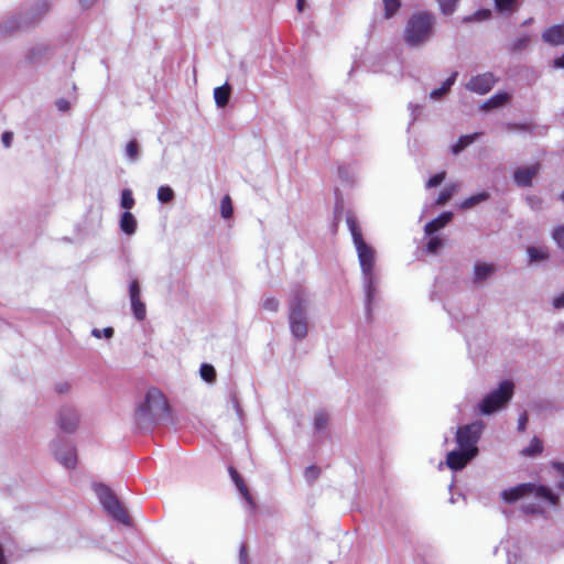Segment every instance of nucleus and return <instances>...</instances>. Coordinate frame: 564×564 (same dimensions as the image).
I'll return each instance as SVG.
<instances>
[{
    "instance_id": "nucleus-27",
    "label": "nucleus",
    "mask_w": 564,
    "mask_h": 564,
    "mask_svg": "<svg viewBox=\"0 0 564 564\" xmlns=\"http://www.w3.org/2000/svg\"><path fill=\"white\" fill-rule=\"evenodd\" d=\"M50 10V2L47 0H39L31 8L29 13H25L29 17L30 23L34 22L37 18L45 14Z\"/></svg>"
},
{
    "instance_id": "nucleus-47",
    "label": "nucleus",
    "mask_w": 564,
    "mask_h": 564,
    "mask_svg": "<svg viewBox=\"0 0 564 564\" xmlns=\"http://www.w3.org/2000/svg\"><path fill=\"white\" fill-rule=\"evenodd\" d=\"M443 247V239L438 236H433L426 245L429 253H436Z\"/></svg>"
},
{
    "instance_id": "nucleus-43",
    "label": "nucleus",
    "mask_w": 564,
    "mask_h": 564,
    "mask_svg": "<svg viewBox=\"0 0 564 564\" xmlns=\"http://www.w3.org/2000/svg\"><path fill=\"white\" fill-rule=\"evenodd\" d=\"M199 373L203 380L206 382H213L216 378V370L214 366L209 364H203L199 369Z\"/></svg>"
},
{
    "instance_id": "nucleus-3",
    "label": "nucleus",
    "mask_w": 564,
    "mask_h": 564,
    "mask_svg": "<svg viewBox=\"0 0 564 564\" xmlns=\"http://www.w3.org/2000/svg\"><path fill=\"white\" fill-rule=\"evenodd\" d=\"M346 224L358 256L361 276L378 273L376 270V250L365 241L361 228L354 214H347Z\"/></svg>"
},
{
    "instance_id": "nucleus-30",
    "label": "nucleus",
    "mask_w": 564,
    "mask_h": 564,
    "mask_svg": "<svg viewBox=\"0 0 564 564\" xmlns=\"http://www.w3.org/2000/svg\"><path fill=\"white\" fill-rule=\"evenodd\" d=\"M495 9L500 14H511L518 9V0H495Z\"/></svg>"
},
{
    "instance_id": "nucleus-16",
    "label": "nucleus",
    "mask_w": 564,
    "mask_h": 564,
    "mask_svg": "<svg viewBox=\"0 0 564 564\" xmlns=\"http://www.w3.org/2000/svg\"><path fill=\"white\" fill-rule=\"evenodd\" d=\"M28 24H30V20L26 14L11 17L0 23V36L10 35Z\"/></svg>"
},
{
    "instance_id": "nucleus-34",
    "label": "nucleus",
    "mask_w": 564,
    "mask_h": 564,
    "mask_svg": "<svg viewBox=\"0 0 564 564\" xmlns=\"http://www.w3.org/2000/svg\"><path fill=\"white\" fill-rule=\"evenodd\" d=\"M491 17V11L489 9H479L475 11L473 14L467 15L463 19L464 23L470 22H481L486 21Z\"/></svg>"
},
{
    "instance_id": "nucleus-25",
    "label": "nucleus",
    "mask_w": 564,
    "mask_h": 564,
    "mask_svg": "<svg viewBox=\"0 0 564 564\" xmlns=\"http://www.w3.org/2000/svg\"><path fill=\"white\" fill-rule=\"evenodd\" d=\"M231 86L228 83L214 89V99L218 108H225L230 99Z\"/></svg>"
},
{
    "instance_id": "nucleus-5",
    "label": "nucleus",
    "mask_w": 564,
    "mask_h": 564,
    "mask_svg": "<svg viewBox=\"0 0 564 564\" xmlns=\"http://www.w3.org/2000/svg\"><path fill=\"white\" fill-rule=\"evenodd\" d=\"M289 326L296 340H302L307 336V299L301 289L295 291L289 303Z\"/></svg>"
},
{
    "instance_id": "nucleus-57",
    "label": "nucleus",
    "mask_w": 564,
    "mask_h": 564,
    "mask_svg": "<svg viewBox=\"0 0 564 564\" xmlns=\"http://www.w3.org/2000/svg\"><path fill=\"white\" fill-rule=\"evenodd\" d=\"M408 108L411 111V116H412L411 122H413L417 118V116L421 111V107L419 105H414V104L410 102Z\"/></svg>"
},
{
    "instance_id": "nucleus-60",
    "label": "nucleus",
    "mask_w": 564,
    "mask_h": 564,
    "mask_svg": "<svg viewBox=\"0 0 564 564\" xmlns=\"http://www.w3.org/2000/svg\"><path fill=\"white\" fill-rule=\"evenodd\" d=\"M239 560H240V564H247V552H246V547L243 545L240 549Z\"/></svg>"
},
{
    "instance_id": "nucleus-8",
    "label": "nucleus",
    "mask_w": 564,
    "mask_h": 564,
    "mask_svg": "<svg viewBox=\"0 0 564 564\" xmlns=\"http://www.w3.org/2000/svg\"><path fill=\"white\" fill-rule=\"evenodd\" d=\"M484 429L485 424L482 421H474L469 424L459 426L455 435L457 447L477 456L479 452L477 444L481 437Z\"/></svg>"
},
{
    "instance_id": "nucleus-46",
    "label": "nucleus",
    "mask_w": 564,
    "mask_h": 564,
    "mask_svg": "<svg viewBox=\"0 0 564 564\" xmlns=\"http://www.w3.org/2000/svg\"><path fill=\"white\" fill-rule=\"evenodd\" d=\"M525 202L533 212L543 209V199L538 195H527Z\"/></svg>"
},
{
    "instance_id": "nucleus-26",
    "label": "nucleus",
    "mask_w": 564,
    "mask_h": 564,
    "mask_svg": "<svg viewBox=\"0 0 564 564\" xmlns=\"http://www.w3.org/2000/svg\"><path fill=\"white\" fill-rule=\"evenodd\" d=\"M481 135V132L460 135L455 144L452 145V152L457 155L463 152L468 145L473 144Z\"/></svg>"
},
{
    "instance_id": "nucleus-29",
    "label": "nucleus",
    "mask_w": 564,
    "mask_h": 564,
    "mask_svg": "<svg viewBox=\"0 0 564 564\" xmlns=\"http://www.w3.org/2000/svg\"><path fill=\"white\" fill-rule=\"evenodd\" d=\"M489 198V194L485 191L480 192V193H477L475 195H471L467 198H465L462 203H460V208L462 209H469L482 202H486L487 199Z\"/></svg>"
},
{
    "instance_id": "nucleus-19",
    "label": "nucleus",
    "mask_w": 564,
    "mask_h": 564,
    "mask_svg": "<svg viewBox=\"0 0 564 564\" xmlns=\"http://www.w3.org/2000/svg\"><path fill=\"white\" fill-rule=\"evenodd\" d=\"M50 52V46L44 43H37L33 46H31L26 54H25V61L29 64H37L43 62Z\"/></svg>"
},
{
    "instance_id": "nucleus-6",
    "label": "nucleus",
    "mask_w": 564,
    "mask_h": 564,
    "mask_svg": "<svg viewBox=\"0 0 564 564\" xmlns=\"http://www.w3.org/2000/svg\"><path fill=\"white\" fill-rule=\"evenodd\" d=\"M514 394V383L502 380L496 389L489 391L477 404L480 415H491L507 408Z\"/></svg>"
},
{
    "instance_id": "nucleus-45",
    "label": "nucleus",
    "mask_w": 564,
    "mask_h": 564,
    "mask_svg": "<svg viewBox=\"0 0 564 564\" xmlns=\"http://www.w3.org/2000/svg\"><path fill=\"white\" fill-rule=\"evenodd\" d=\"M552 238L557 247L564 251V225H558L552 230Z\"/></svg>"
},
{
    "instance_id": "nucleus-56",
    "label": "nucleus",
    "mask_w": 564,
    "mask_h": 564,
    "mask_svg": "<svg viewBox=\"0 0 564 564\" xmlns=\"http://www.w3.org/2000/svg\"><path fill=\"white\" fill-rule=\"evenodd\" d=\"M553 307L556 310L564 308V292L553 299Z\"/></svg>"
},
{
    "instance_id": "nucleus-9",
    "label": "nucleus",
    "mask_w": 564,
    "mask_h": 564,
    "mask_svg": "<svg viewBox=\"0 0 564 564\" xmlns=\"http://www.w3.org/2000/svg\"><path fill=\"white\" fill-rule=\"evenodd\" d=\"M51 451L55 459L65 468H75L77 464V454L75 446L69 441L57 436L51 442Z\"/></svg>"
},
{
    "instance_id": "nucleus-33",
    "label": "nucleus",
    "mask_w": 564,
    "mask_h": 564,
    "mask_svg": "<svg viewBox=\"0 0 564 564\" xmlns=\"http://www.w3.org/2000/svg\"><path fill=\"white\" fill-rule=\"evenodd\" d=\"M328 425V414L324 410H319L314 415V430L316 433H323Z\"/></svg>"
},
{
    "instance_id": "nucleus-51",
    "label": "nucleus",
    "mask_w": 564,
    "mask_h": 564,
    "mask_svg": "<svg viewBox=\"0 0 564 564\" xmlns=\"http://www.w3.org/2000/svg\"><path fill=\"white\" fill-rule=\"evenodd\" d=\"M457 76H458V72L454 70L449 77H447L443 84L441 85L442 88L445 89V91L449 93L452 86L455 84L456 79H457Z\"/></svg>"
},
{
    "instance_id": "nucleus-4",
    "label": "nucleus",
    "mask_w": 564,
    "mask_h": 564,
    "mask_svg": "<svg viewBox=\"0 0 564 564\" xmlns=\"http://www.w3.org/2000/svg\"><path fill=\"white\" fill-rule=\"evenodd\" d=\"M501 499L507 503H513L522 498L533 497L541 501H546L550 506L558 503V497L550 487L536 485L534 482H523L501 491Z\"/></svg>"
},
{
    "instance_id": "nucleus-15",
    "label": "nucleus",
    "mask_w": 564,
    "mask_h": 564,
    "mask_svg": "<svg viewBox=\"0 0 564 564\" xmlns=\"http://www.w3.org/2000/svg\"><path fill=\"white\" fill-rule=\"evenodd\" d=\"M540 172V164L535 163L530 166L518 167L513 172V181L519 187H529L532 185L533 178Z\"/></svg>"
},
{
    "instance_id": "nucleus-22",
    "label": "nucleus",
    "mask_w": 564,
    "mask_h": 564,
    "mask_svg": "<svg viewBox=\"0 0 564 564\" xmlns=\"http://www.w3.org/2000/svg\"><path fill=\"white\" fill-rule=\"evenodd\" d=\"M119 227L124 235H134L138 228V221L134 215L130 212H123L120 216Z\"/></svg>"
},
{
    "instance_id": "nucleus-20",
    "label": "nucleus",
    "mask_w": 564,
    "mask_h": 564,
    "mask_svg": "<svg viewBox=\"0 0 564 564\" xmlns=\"http://www.w3.org/2000/svg\"><path fill=\"white\" fill-rule=\"evenodd\" d=\"M453 219L452 212H443L436 218L432 219L424 226L426 236H433L436 231L444 228Z\"/></svg>"
},
{
    "instance_id": "nucleus-37",
    "label": "nucleus",
    "mask_w": 564,
    "mask_h": 564,
    "mask_svg": "<svg viewBox=\"0 0 564 564\" xmlns=\"http://www.w3.org/2000/svg\"><path fill=\"white\" fill-rule=\"evenodd\" d=\"M457 191V185L456 184H452L449 186H446L444 189H442L436 198V204L437 205H444L445 203H447L452 196L454 195V193Z\"/></svg>"
},
{
    "instance_id": "nucleus-36",
    "label": "nucleus",
    "mask_w": 564,
    "mask_h": 564,
    "mask_svg": "<svg viewBox=\"0 0 564 564\" xmlns=\"http://www.w3.org/2000/svg\"><path fill=\"white\" fill-rule=\"evenodd\" d=\"M135 202L132 195L131 189L124 188L121 191L120 206L124 209V212H130V209L134 206Z\"/></svg>"
},
{
    "instance_id": "nucleus-41",
    "label": "nucleus",
    "mask_w": 564,
    "mask_h": 564,
    "mask_svg": "<svg viewBox=\"0 0 564 564\" xmlns=\"http://www.w3.org/2000/svg\"><path fill=\"white\" fill-rule=\"evenodd\" d=\"M382 2L384 6V17L387 19L392 18L401 6L400 0H382Z\"/></svg>"
},
{
    "instance_id": "nucleus-1",
    "label": "nucleus",
    "mask_w": 564,
    "mask_h": 564,
    "mask_svg": "<svg viewBox=\"0 0 564 564\" xmlns=\"http://www.w3.org/2000/svg\"><path fill=\"white\" fill-rule=\"evenodd\" d=\"M171 413L166 398L158 388H150L138 405L134 421L141 432H150L156 424L170 421Z\"/></svg>"
},
{
    "instance_id": "nucleus-11",
    "label": "nucleus",
    "mask_w": 564,
    "mask_h": 564,
    "mask_svg": "<svg viewBox=\"0 0 564 564\" xmlns=\"http://www.w3.org/2000/svg\"><path fill=\"white\" fill-rule=\"evenodd\" d=\"M362 289L365 293V313L367 319H371L373 305L379 295L381 278L379 273L361 276Z\"/></svg>"
},
{
    "instance_id": "nucleus-24",
    "label": "nucleus",
    "mask_w": 564,
    "mask_h": 564,
    "mask_svg": "<svg viewBox=\"0 0 564 564\" xmlns=\"http://www.w3.org/2000/svg\"><path fill=\"white\" fill-rule=\"evenodd\" d=\"M510 99V95L507 91H498L495 95H492L488 100H486L480 108L482 110H491L499 108L507 104Z\"/></svg>"
},
{
    "instance_id": "nucleus-28",
    "label": "nucleus",
    "mask_w": 564,
    "mask_h": 564,
    "mask_svg": "<svg viewBox=\"0 0 564 564\" xmlns=\"http://www.w3.org/2000/svg\"><path fill=\"white\" fill-rule=\"evenodd\" d=\"M527 253L531 263L544 261L549 258V251L544 247H528Z\"/></svg>"
},
{
    "instance_id": "nucleus-10",
    "label": "nucleus",
    "mask_w": 564,
    "mask_h": 564,
    "mask_svg": "<svg viewBox=\"0 0 564 564\" xmlns=\"http://www.w3.org/2000/svg\"><path fill=\"white\" fill-rule=\"evenodd\" d=\"M80 422V414L73 404L62 405L56 414V424L59 430L66 434H73L77 431Z\"/></svg>"
},
{
    "instance_id": "nucleus-61",
    "label": "nucleus",
    "mask_w": 564,
    "mask_h": 564,
    "mask_svg": "<svg viewBox=\"0 0 564 564\" xmlns=\"http://www.w3.org/2000/svg\"><path fill=\"white\" fill-rule=\"evenodd\" d=\"M95 1L96 0H79L80 6L85 9L90 8L95 3Z\"/></svg>"
},
{
    "instance_id": "nucleus-39",
    "label": "nucleus",
    "mask_w": 564,
    "mask_h": 564,
    "mask_svg": "<svg viewBox=\"0 0 564 564\" xmlns=\"http://www.w3.org/2000/svg\"><path fill=\"white\" fill-rule=\"evenodd\" d=\"M174 191L167 185L160 186L158 189V199L162 204H167L172 202L174 199Z\"/></svg>"
},
{
    "instance_id": "nucleus-17",
    "label": "nucleus",
    "mask_w": 564,
    "mask_h": 564,
    "mask_svg": "<svg viewBox=\"0 0 564 564\" xmlns=\"http://www.w3.org/2000/svg\"><path fill=\"white\" fill-rule=\"evenodd\" d=\"M497 268L494 263H487L477 261L474 264V274H473V283L481 284L487 281L495 272Z\"/></svg>"
},
{
    "instance_id": "nucleus-64",
    "label": "nucleus",
    "mask_w": 564,
    "mask_h": 564,
    "mask_svg": "<svg viewBox=\"0 0 564 564\" xmlns=\"http://www.w3.org/2000/svg\"><path fill=\"white\" fill-rule=\"evenodd\" d=\"M0 564H8L6 556H4V551H3V547L1 544H0Z\"/></svg>"
},
{
    "instance_id": "nucleus-58",
    "label": "nucleus",
    "mask_w": 564,
    "mask_h": 564,
    "mask_svg": "<svg viewBox=\"0 0 564 564\" xmlns=\"http://www.w3.org/2000/svg\"><path fill=\"white\" fill-rule=\"evenodd\" d=\"M56 107L59 111H67L70 108V104L66 99H59L56 101Z\"/></svg>"
},
{
    "instance_id": "nucleus-48",
    "label": "nucleus",
    "mask_w": 564,
    "mask_h": 564,
    "mask_svg": "<svg viewBox=\"0 0 564 564\" xmlns=\"http://www.w3.org/2000/svg\"><path fill=\"white\" fill-rule=\"evenodd\" d=\"M113 334H115V329L112 327H105L102 329H99V328H93L91 329V335L95 337V338H106V339H110L113 337Z\"/></svg>"
},
{
    "instance_id": "nucleus-49",
    "label": "nucleus",
    "mask_w": 564,
    "mask_h": 564,
    "mask_svg": "<svg viewBox=\"0 0 564 564\" xmlns=\"http://www.w3.org/2000/svg\"><path fill=\"white\" fill-rule=\"evenodd\" d=\"M319 476V468L311 465L305 468L304 470V477L308 484L314 482Z\"/></svg>"
},
{
    "instance_id": "nucleus-59",
    "label": "nucleus",
    "mask_w": 564,
    "mask_h": 564,
    "mask_svg": "<svg viewBox=\"0 0 564 564\" xmlns=\"http://www.w3.org/2000/svg\"><path fill=\"white\" fill-rule=\"evenodd\" d=\"M553 67L554 68H564V53L553 59Z\"/></svg>"
},
{
    "instance_id": "nucleus-50",
    "label": "nucleus",
    "mask_w": 564,
    "mask_h": 564,
    "mask_svg": "<svg viewBox=\"0 0 564 564\" xmlns=\"http://www.w3.org/2000/svg\"><path fill=\"white\" fill-rule=\"evenodd\" d=\"M446 173L440 172L432 175L426 182V188H432L438 186L445 180Z\"/></svg>"
},
{
    "instance_id": "nucleus-23",
    "label": "nucleus",
    "mask_w": 564,
    "mask_h": 564,
    "mask_svg": "<svg viewBox=\"0 0 564 564\" xmlns=\"http://www.w3.org/2000/svg\"><path fill=\"white\" fill-rule=\"evenodd\" d=\"M229 474H230V477H231L232 481L235 482L238 491L240 492L241 497L243 498V500L247 503H249L251 507H253L252 497H251L246 484L243 482V479L239 475V473L234 467H230Z\"/></svg>"
},
{
    "instance_id": "nucleus-54",
    "label": "nucleus",
    "mask_w": 564,
    "mask_h": 564,
    "mask_svg": "<svg viewBox=\"0 0 564 564\" xmlns=\"http://www.w3.org/2000/svg\"><path fill=\"white\" fill-rule=\"evenodd\" d=\"M55 390L58 394H65L70 390V384L67 381L58 382L55 386Z\"/></svg>"
},
{
    "instance_id": "nucleus-12",
    "label": "nucleus",
    "mask_w": 564,
    "mask_h": 564,
    "mask_svg": "<svg viewBox=\"0 0 564 564\" xmlns=\"http://www.w3.org/2000/svg\"><path fill=\"white\" fill-rule=\"evenodd\" d=\"M497 78L490 72L473 76L465 88L478 95H486L495 86Z\"/></svg>"
},
{
    "instance_id": "nucleus-14",
    "label": "nucleus",
    "mask_w": 564,
    "mask_h": 564,
    "mask_svg": "<svg viewBox=\"0 0 564 564\" xmlns=\"http://www.w3.org/2000/svg\"><path fill=\"white\" fill-rule=\"evenodd\" d=\"M476 455L467 453V451L457 447L451 451L446 456V465L454 471L462 470L468 463H470Z\"/></svg>"
},
{
    "instance_id": "nucleus-38",
    "label": "nucleus",
    "mask_w": 564,
    "mask_h": 564,
    "mask_svg": "<svg viewBox=\"0 0 564 564\" xmlns=\"http://www.w3.org/2000/svg\"><path fill=\"white\" fill-rule=\"evenodd\" d=\"M139 144L137 140H131L127 143L124 154L127 159L131 162H135L139 159Z\"/></svg>"
},
{
    "instance_id": "nucleus-21",
    "label": "nucleus",
    "mask_w": 564,
    "mask_h": 564,
    "mask_svg": "<svg viewBox=\"0 0 564 564\" xmlns=\"http://www.w3.org/2000/svg\"><path fill=\"white\" fill-rule=\"evenodd\" d=\"M357 163H344L338 166V176L347 185H352L358 175Z\"/></svg>"
},
{
    "instance_id": "nucleus-44",
    "label": "nucleus",
    "mask_w": 564,
    "mask_h": 564,
    "mask_svg": "<svg viewBox=\"0 0 564 564\" xmlns=\"http://www.w3.org/2000/svg\"><path fill=\"white\" fill-rule=\"evenodd\" d=\"M262 307L265 311L275 313L280 307V302L273 296L265 295L262 299Z\"/></svg>"
},
{
    "instance_id": "nucleus-7",
    "label": "nucleus",
    "mask_w": 564,
    "mask_h": 564,
    "mask_svg": "<svg viewBox=\"0 0 564 564\" xmlns=\"http://www.w3.org/2000/svg\"><path fill=\"white\" fill-rule=\"evenodd\" d=\"M94 491L101 503L105 511L116 521L122 523V524H129L130 519L129 516L117 498V496L113 494V491L106 486L105 484H95L94 485Z\"/></svg>"
},
{
    "instance_id": "nucleus-31",
    "label": "nucleus",
    "mask_w": 564,
    "mask_h": 564,
    "mask_svg": "<svg viewBox=\"0 0 564 564\" xmlns=\"http://www.w3.org/2000/svg\"><path fill=\"white\" fill-rule=\"evenodd\" d=\"M531 37L529 34H522L518 37H516L509 45L508 50L511 53H519L523 50H525L530 44Z\"/></svg>"
},
{
    "instance_id": "nucleus-62",
    "label": "nucleus",
    "mask_w": 564,
    "mask_h": 564,
    "mask_svg": "<svg viewBox=\"0 0 564 564\" xmlns=\"http://www.w3.org/2000/svg\"><path fill=\"white\" fill-rule=\"evenodd\" d=\"M296 9L299 12H303L305 9V0H296Z\"/></svg>"
},
{
    "instance_id": "nucleus-32",
    "label": "nucleus",
    "mask_w": 564,
    "mask_h": 564,
    "mask_svg": "<svg viewBox=\"0 0 564 564\" xmlns=\"http://www.w3.org/2000/svg\"><path fill=\"white\" fill-rule=\"evenodd\" d=\"M543 451V445H542V442L540 441L539 437L534 436L530 444L524 447L521 453L522 455L524 456H528V457H534L536 455H539L540 453H542Z\"/></svg>"
},
{
    "instance_id": "nucleus-2",
    "label": "nucleus",
    "mask_w": 564,
    "mask_h": 564,
    "mask_svg": "<svg viewBox=\"0 0 564 564\" xmlns=\"http://www.w3.org/2000/svg\"><path fill=\"white\" fill-rule=\"evenodd\" d=\"M435 17L427 11L413 13L403 30V41L411 48L426 45L434 35Z\"/></svg>"
},
{
    "instance_id": "nucleus-13",
    "label": "nucleus",
    "mask_w": 564,
    "mask_h": 564,
    "mask_svg": "<svg viewBox=\"0 0 564 564\" xmlns=\"http://www.w3.org/2000/svg\"><path fill=\"white\" fill-rule=\"evenodd\" d=\"M129 297L134 318L139 322L143 321L147 316V307L145 304L141 301V290L137 279H133L129 283Z\"/></svg>"
},
{
    "instance_id": "nucleus-35",
    "label": "nucleus",
    "mask_w": 564,
    "mask_h": 564,
    "mask_svg": "<svg viewBox=\"0 0 564 564\" xmlns=\"http://www.w3.org/2000/svg\"><path fill=\"white\" fill-rule=\"evenodd\" d=\"M538 502H527L524 501L522 505H521V509L523 511V513L525 514H542L544 512L543 510V507H542V502L546 503V501H541L539 499H536ZM547 505H550L547 502Z\"/></svg>"
},
{
    "instance_id": "nucleus-52",
    "label": "nucleus",
    "mask_w": 564,
    "mask_h": 564,
    "mask_svg": "<svg viewBox=\"0 0 564 564\" xmlns=\"http://www.w3.org/2000/svg\"><path fill=\"white\" fill-rule=\"evenodd\" d=\"M528 422H529L528 413L527 412L521 413L518 419V426H517L518 431L524 432L527 429Z\"/></svg>"
},
{
    "instance_id": "nucleus-40",
    "label": "nucleus",
    "mask_w": 564,
    "mask_h": 564,
    "mask_svg": "<svg viewBox=\"0 0 564 564\" xmlns=\"http://www.w3.org/2000/svg\"><path fill=\"white\" fill-rule=\"evenodd\" d=\"M234 208L229 195H225L220 202V215L223 218L228 219L232 216Z\"/></svg>"
},
{
    "instance_id": "nucleus-63",
    "label": "nucleus",
    "mask_w": 564,
    "mask_h": 564,
    "mask_svg": "<svg viewBox=\"0 0 564 564\" xmlns=\"http://www.w3.org/2000/svg\"><path fill=\"white\" fill-rule=\"evenodd\" d=\"M554 468L564 476V463H554Z\"/></svg>"
},
{
    "instance_id": "nucleus-18",
    "label": "nucleus",
    "mask_w": 564,
    "mask_h": 564,
    "mask_svg": "<svg viewBox=\"0 0 564 564\" xmlns=\"http://www.w3.org/2000/svg\"><path fill=\"white\" fill-rule=\"evenodd\" d=\"M542 40L553 46L564 44V23L547 28L542 33Z\"/></svg>"
},
{
    "instance_id": "nucleus-42",
    "label": "nucleus",
    "mask_w": 564,
    "mask_h": 564,
    "mask_svg": "<svg viewBox=\"0 0 564 564\" xmlns=\"http://www.w3.org/2000/svg\"><path fill=\"white\" fill-rule=\"evenodd\" d=\"M436 1L440 6L441 12L445 15H449V14L454 13V11L456 10L457 4L459 2V0H436Z\"/></svg>"
},
{
    "instance_id": "nucleus-55",
    "label": "nucleus",
    "mask_w": 564,
    "mask_h": 564,
    "mask_svg": "<svg viewBox=\"0 0 564 564\" xmlns=\"http://www.w3.org/2000/svg\"><path fill=\"white\" fill-rule=\"evenodd\" d=\"M12 140H13V133L12 132L6 131V132L2 133L1 141H2V143H3V145L6 148L11 147Z\"/></svg>"
},
{
    "instance_id": "nucleus-53",
    "label": "nucleus",
    "mask_w": 564,
    "mask_h": 564,
    "mask_svg": "<svg viewBox=\"0 0 564 564\" xmlns=\"http://www.w3.org/2000/svg\"><path fill=\"white\" fill-rule=\"evenodd\" d=\"M448 93L445 91L444 88L442 87H438V88H435L433 89L431 93H430V98L433 99V100H440L442 99L445 95H447Z\"/></svg>"
}]
</instances>
